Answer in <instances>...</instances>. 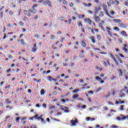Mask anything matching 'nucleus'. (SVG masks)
I'll use <instances>...</instances> for the list:
<instances>
[{
	"mask_svg": "<svg viewBox=\"0 0 128 128\" xmlns=\"http://www.w3.org/2000/svg\"><path fill=\"white\" fill-rule=\"evenodd\" d=\"M124 105H122L120 106V111H123L124 110Z\"/></svg>",
	"mask_w": 128,
	"mask_h": 128,
	"instance_id": "43",
	"label": "nucleus"
},
{
	"mask_svg": "<svg viewBox=\"0 0 128 128\" xmlns=\"http://www.w3.org/2000/svg\"><path fill=\"white\" fill-rule=\"evenodd\" d=\"M69 6H70V7L73 8L74 6V3L70 2L69 3Z\"/></svg>",
	"mask_w": 128,
	"mask_h": 128,
	"instance_id": "39",
	"label": "nucleus"
},
{
	"mask_svg": "<svg viewBox=\"0 0 128 128\" xmlns=\"http://www.w3.org/2000/svg\"><path fill=\"white\" fill-rule=\"evenodd\" d=\"M118 54L120 56V57H121L122 58H124L125 57V56H124V55L122 54Z\"/></svg>",
	"mask_w": 128,
	"mask_h": 128,
	"instance_id": "48",
	"label": "nucleus"
},
{
	"mask_svg": "<svg viewBox=\"0 0 128 128\" xmlns=\"http://www.w3.org/2000/svg\"><path fill=\"white\" fill-rule=\"evenodd\" d=\"M27 119H28V118L26 117H24V118H20L21 122H24V121L25 120H26Z\"/></svg>",
	"mask_w": 128,
	"mask_h": 128,
	"instance_id": "40",
	"label": "nucleus"
},
{
	"mask_svg": "<svg viewBox=\"0 0 128 128\" xmlns=\"http://www.w3.org/2000/svg\"><path fill=\"white\" fill-rule=\"evenodd\" d=\"M118 71H119V76H122V74H123V72H122V69H119L118 70Z\"/></svg>",
	"mask_w": 128,
	"mask_h": 128,
	"instance_id": "23",
	"label": "nucleus"
},
{
	"mask_svg": "<svg viewBox=\"0 0 128 128\" xmlns=\"http://www.w3.org/2000/svg\"><path fill=\"white\" fill-rule=\"evenodd\" d=\"M104 20H102L100 22V23L99 26H103L104 24Z\"/></svg>",
	"mask_w": 128,
	"mask_h": 128,
	"instance_id": "51",
	"label": "nucleus"
},
{
	"mask_svg": "<svg viewBox=\"0 0 128 128\" xmlns=\"http://www.w3.org/2000/svg\"><path fill=\"white\" fill-rule=\"evenodd\" d=\"M12 72V69L11 68H9L8 70H6V73L9 74L10 72Z\"/></svg>",
	"mask_w": 128,
	"mask_h": 128,
	"instance_id": "52",
	"label": "nucleus"
},
{
	"mask_svg": "<svg viewBox=\"0 0 128 128\" xmlns=\"http://www.w3.org/2000/svg\"><path fill=\"white\" fill-rule=\"evenodd\" d=\"M113 30H114L118 31V32L120 31V28L118 27H116H116H114Z\"/></svg>",
	"mask_w": 128,
	"mask_h": 128,
	"instance_id": "36",
	"label": "nucleus"
},
{
	"mask_svg": "<svg viewBox=\"0 0 128 128\" xmlns=\"http://www.w3.org/2000/svg\"><path fill=\"white\" fill-rule=\"evenodd\" d=\"M55 108V106H50L48 108L50 110H52V109Z\"/></svg>",
	"mask_w": 128,
	"mask_h": 128,
	"instance_id": "46",
	"label": "nucleus"
},
{
	"mask_svg": "<svg viewBox=\"0 0 128 128\" xmlns=\"http://www.w3.org/2000/svg\"><path fill=\"white\" fill-rule=\"evenodd\" d=\"M5 103L6 104L7 106H9L11 104L12 102L10 101V100L8 98L5 100Z\"/></svg>",
	"mask_w": 128,
	"mask_h": 128,
	"instance_id": "13",
	"label": "nucleus"
},
{
	"mask_svg": "<svg viewBox=\"0 0 128 128\" xmlns=\"http://www.w3.org/2000/svg\"><path fill=\"white\" fill-rule=\"evenodd\" d=\"M68 22L69 24H72V19L70 18L68 20Z\"/></svg>",
	"mask_w": 128,
	"mask_h": 128,
	"instance_id": "61",
	"label": "nucleus"
},
{
	"mask_svg": "<svg viewBox=\"0 0 128 128\" xmlns=\"http://www.w3.org/2000/svg\"><path fill=\"white\" fill-rule=\"evenodd\" d=\"M99 10H100V6L96 7L95 8V12H94V14H95V16H96V14H98Z\"/></svg>",
	"mask_w": 128,
	"mask_h": 128,
	"instance_id": "10",
	"label": "nucleus"
},
{
	"mask_svg": "<svg viewBox=\"0 0 128 128\" xmlns=\"http://www.w3.org/2000/svg\"><path fill=\"white\" fill-rule=\"evenodd\" d=\"M110 58L113 60L114 61V62H115V64L117 65L118 66L119 65V63L118 61V60H116V59L114 58V55H112L111 53L110 54Z\"/></svg>",
	"mask_w": 128,
	"mask_h": 128,
	"instance_id": "4",
	"label": "nucleus"
},
{
	"mask_svg": "<svg viewBox=\"0 0 128 128\" xmlns=\"http://www.w3.org/2000/svg\"><path fill=\"white\" fill-rule=\"evenodd\" d=\"M84 14H79V18H84Z\"/></svg>",
	"mask_w": 128,
	"mask_h": 128,
	"instance_id": "42",
	"label": "nucleus"
},
{
	"mask_svg": "<svg viewBox=\"0 0 128 128\" xmlns=\"http://www.w3.org/2000/svg\"><path fill=\"white\" fill-rule=\"evenodd\" d=\"M50 38H51V40H54L56 38V36L54 35H51Z\"/></svg>",
	"mask_w": 128,
	"mask_h": 128,
	"instance_id": "47",
	"label": "nucleus"
},
{
	"mask_svg": "<svg viewBox=\"0 0 128 128\" xmlns=\"http://www.w3.org/2000/svg\"><path fill=\"white\" fill-rule=\"evenodd\" d=\"M70 122L72 124V126H75L76 124H78V122L77 119H75V120H70Z\"/></svg>",
	"mask_w": 128,
	"mask_h": 128,
	"instance_id": "7",
	"label": "nucleus"
},
{
	"mask_svg": "<svg viewBox=\"0 0 128 128\" xmlns=\"http://www.w3.org/2000/svg\"><path fill=\"white\" fill-rule=\"evenodd\" d=\"M46 106L47 105L46 103H44L43 104H42V106H43L44 108H46Z\"/></svg>",
	"mask_w": 128,
	"mask_h": 128,
	"instance_id": "53",
	"label": "nucleus"
},
{
	"mask_svg": "<svg viewBox=\"0 0 128 128\" xmlns=\"http://www.w3.org/2000/svg\"><path fill=\"white\" fill-rule=\"evenodd\" d=\"M68 100H66V99H63V100H61V102H64V103H66V101H68Z\"/></svg>",
	"mask_w": 128,
	"mask_h": 128,
	"instance_id": "45",
	"label": "nucleus"
},
{
	"mask_svg": "<svg viewBox=\"0 0 128 128\" xmlns=\"http://www.w3.org/2000/svg\"><path fill=\"white\" fill-rule=\"evenodd\" d=\"M120 27L122 28H126V25L121 23L118 24Z\"/></svg>",
	"mask_w": 128,
	"mask_h": 128,
	"instance_id": "30",
	"label": "nucleus"
},
{
	"mask_svg": "<svg viewBox=\"0 0 128 128\" xmlns=\"http://www.w3.org/2000/svg\"><path fill=\"white\" fill-rule=\"evenodd\" d=\"M102 64L104 66V67H106L107 66V64L106 62H102Z\"/></svg>",
	"mask_w": 128,
	"mask_h": 128,
	"instance_id": "35",
	"label": "nucleus"
},
{
	"mask_svg": "<svg viewBox=\"0 0 128 128\" xmlns=\"http://www.w3.org/2000/svg\"><path fill=\"white\" fill-rule=\"evenodd\" d=\"M122 50H123L125 53H126L128 52V49L127 48H122Z\"/></svg>",
	"mask_w": 128,
	"mask_h": 128,
	"instance_id": "33",
	"label": "nucleus"
},
{
	"mask_svg": "<svg viewBox=\"0 0 128 128\" xmlns=\"http://www.w3.org/2000/svg\"><path fill=\"white\" fill-rule=\"evenodd\" d=\"M99 16L100 17H103L104 16V12H100Z\"/></svg>",
	"mask_w": 128,
	"mask_h": 128,
	"instance_id": "29",
	"label": "nucleus"
},
{
	"mask_svg": "<svg viewBox=\"0 0 128 128\" xmlns=\"http://www.w3.org/2000/svg\"><path fill=\"white\" fill-rule=\"evenodd\" d=\"M64 108L66 109L65 110H64V112L66 113H68L70 112V110H68V108L66 107V106H64Z\"/></svg>",
	"mask_w": 128,
	"mask_h": 128,
	"instance_id": "24",
	"label": "nucleus"
},
{
	"mask_svg": "<svg viewBox=\"0 0 128 128\" xmlns=\"http://www.w3.org/2000/svg\"><path fill=\"white\" fill-rule=\"evenodd\" d=\"M112 128H118V126H114V124H112L111 126Z\"/></svg>",
	"mask_w": 128,
	"mask_h": 128,
	"instance_id": "59",
	"label": "nucleus"
},
{
	"mask_svg": "<svg viewBox=\"0 0 128 128\" xmlns=\"http://www.w3.org/2000/svg\"><path fill=\"white\" fill-rule=\"evenodd\" d=\"M18 24L19 26H24V22L22 21L18 22Z\"/></svg>",
	"mask_w": 128,
	"mask_h": 128,
	"instance_id": "26",
	"label": "nucleus"
},
{
	"mask_svg": "<svg viewBox=\"0 0 128 128\" xmlns=\"http://www.w3.org/2000/svg\"><path fill=\"white\" fill-rule=\"evenodd\" d=\"M124 4H125L126 6H128V2L125 1L124 2Z\"/></svg>",
	"mask_w": 128,
	"mask_h": 128,
	"instance_id": "64",
	"label": "nucleus"
},
{
	"mask_svg": "<svg viewBox=\"0 0 128 128\" xmlns=\"http://www.w3.org/2000/svg\"><path fill=\"white\" fill-rule=\"evenodd\" d=\"M124 91L125 92L126 94H128V88L126 86H124Z\"/></svg>",
	"mask_w": 128,
	"mask_h": 128,
	"instance_id": "17",
	"label": "nucleus"
},
{
	"mask_svg": "<svg viewBox=\"0 0 128 128\" xmlns=\"http://www.w3.org/2000/svg\"><path fill=\"white\" fill-rule=\"evenodd\" d=\"M116 58H117L118 60L120 62V64H124V62H122V60L120 59V58L118 57V56L116 55Z\"/></svg>",
	"mask_w": 128,
	"mask_h": 128,
	"instance_id": "15",
	"label": "nucleus"
},
{
	"mask_svg": "<svg viewBox=\"0 0 128 128\" xmlns=\"http://www.w3.org/2000/svg\"><path fill=\"white\" fill-rule=\"evenodd\" d=\"M60 20L61 21H64V17H62V16L60 17Z\"/></svg>",
	"mask_w": 128,
	"mask_h": 128,
	"instance_id": "62",
	"label": "nucleus"
},
{
	"mask_svg": "<svg viewBox=\"0 0 128 128\" xmlns=\"http://www.w3.org/2000/svg\"><path fill=\"white\" fill-rule=\"evenodd\" d=\"M102 89L101 88H98L96 91V93L98 92L100 90H101Z\"/></svg>",
	"mask_w": 128,
	"mask_h": 128,
	"instance_id": "58",
	"label": "nucleus"
},
{
	"mask_svg": "<svg viewBox=\"0 0 128 128\" xmlns=\"http://www.w3.org/2000/svg\"><path fill=\"white\" fill-rule=\"evenodd\" d=\"M20 42L21 44H22V46H26V44L24 42V41L23 39L21 40H18V42Z\"/></svg>",
	"mask_w": 128,
	"mask_h": 128,
	"instance_id": "20",
	"label": "nucleus"
},
{
	"mask_svg": "<svg viewBox=\"0 0 128 128\" xmlns=\"http://www.w3.org/2000/svg\"><path fill=\"white\" fill-rule=\"evenodd\" d=\"M42 117V116H39L37 114V116L36 117V120H40Z\"/></svg>",
	"mask_w": 128,
	"mask_h": 128,
	"instance_id": "34",
	"label": "nucleus"
},
{
	"mask_svg": "<svg viewBox=\"0 0 128 128\" xmlns=\"http://www.w3.org/2000/svg\"><path fill=\"white\" fill-rule=\"evenodd\" d=\"M26 122H27L26 120L21 121V124H22V125H25L26 124Z\"/></svg>",
	"mask_w": 128,
	"mask_h": 128,
	"instance_id": "41",
	"label": "nucleus"
},
{
	"mask_svg": "<svg viewBox=\"0 0 128 128\" xmlns=\"http://www.w3.org/2000/svg\"><path fill=\"white\" fill-rule=\"evenodd\" d=\"M20 120V117H16V118H15L14 120H15L16 121V122L17 124H19Z\"/></svg>",
	"mask_w": 128,
	"mask_h": 128,
	"instance_id": "18",
	"label": "nucleus"
},
{
	"mask_svg": "<svg viewBox=\"0 0 128 128\" xmlns=\"http://www.w3.org/2000/svg\"><path fill=\"white\" fill-rule=\"evenodd\" d=\"M84 22L86 23H88L89 25L92 24V21L90 18H86L84 20Z\"/></svg>",
	"mask_w": 128,
	"mask_h": 128,
	"instance_id": "9",
	"label": "nucleus"
},
{
	"mask_svg": "<svg viewBox=\"0 0 128 128\" xmlns=\"http://www.w3.org/2000/svg\"><path fill=\"white\" fill-rule=\"evenodd\" d=\"M47 80L48 82H52V80H54V78L51 76H48L47 78Z\"/></svg>",
	"mask_w": 128,
	"mask_h": 128,
	"instance_id": "19",
	"label": "nucleus"
},
{
	"mask_svg": "<svg viewBox=\"0 0 128 128\" xmlns=\"http://www.w3.org/2000/svg\"><path fill=\"white\" fill-rule=\"evenodd\" d=\"M62 2L63 4H64V5L68 4V2L66 0H63V1H62Z\"/></svg>",
	"mask_w": 128,
	"mask_h": 128,
	"instance_id": "38",
	"label": "nucleus"
},
{
	"mask_svg": "<svg viewBox=\"0 0 128 128\" xmlns=\"http://www.w3.org/2000/svg\"><path fill=\"white\" fill-rule=\"evenodd\" d=\"M78 26H81V27H82V22H79V24H78Z\"/></svg>",
	"mask_w": 128,
	"mask_h": 128,
	"instance_id": "56",
	"label": "nucleus"
},
{
	"mask_svg": "<svg viewBox=\"0 0 128 128\" xmlns=\"http://www.w3.org/2000/svg\"><path fill=\"white\" fill-rule=\"evenodd\" d=\"M4 94V92H2V90L1 88H0V97L1 96H3Z\"/></svg>",
	"mask_w": 128,
	"mask_h": 128,
	"instance_id": "37",
	"label": "nucleus"
},
{
	"mask_svg": "<svg viewBox=\"0 0 128 128\" xmlns=\"http://www.w3.org/2000/svg\"><path fill=\"white\" fill-rule=\"evenodd\" d=\"M79 91H80V90H79V89H76V90H74L72 91V92H73L74 94H76V93H78Z\"/></svg>",
	"mask_w": 128,
	"mask_h": 128,
	"instance_id": "32",
	"label": "nucleus"
},
{
	"mask_svg": "<svg viewBox=\"0 0 128 128\" xmlns=\"http://www.w3.org/2000/svg\"><path fill=\"white\" fill-rule=\"evenodd\" d=\"M34 20L36 21L37 20L38 18V16L37 15H36L34 16Z\"/></svg>",
	"mask_w": 128,
	"mask_h": 128,
	"instance_id": "44",
	"label": "nucleus"
},
{
	"mask_svg": "<svg viewBox=\"0 0 128 128\" xmlns=\"http://www.w3.org/2000/svg\"><path fill=\"white\" fill-rule=\"evenodd\" d=\"M107 40H108V42H110V44H112V39L110 38H107Z\"/></svg>",
	"mask_w": 128,
	"mask_h": 128,
	"instance_id": "50",
	"label": "nucleus"
},
{
	"mask_svg": "<svg viewBox=\"0 0 128 128\" xmlns=\"http://www.w3.org/2000/svg\"><path fill=\"white\" fill-rule=\"evenodd\" d=\"M96 36L98 40L100 41L102 39V37L100 34H96Z\"/></svg>",
	"mask_w": 128,
	"mask_h": 128,
	"instance_id": "22",
	"label": "nucleus"
},
{
	"mask_svg": "<svg viewBox=\"0 0 128 128\" xmlns=\"http://www.w3.org/2000/svg\"><path fill=\"white\" fill-rule=\"evenodd\" d=\"M105 60L107 62L108 66H110V59L108 58L107 59H105Z\"/></svg>",
	"mask_w": 128,
	"mask_h": 128,
	"instance_id": "25",
	"label": "nucleus"
},
{
	"mask_svg": "<svg viewBox=\"0 0 128 128\" xmlns=\"http://www.w3.org/2000/svg\"><path fill=\"white\" fill-rule=\"evenodd\" d=\"M37 50H38V48H37L36 44H33V48H32V52L33 53H36Z\"/></svg>",
	"mask_w": 128,
	"mask_h": 128,
	"instance_id": "6",
	"label": "nucleus"
},
{
	"mask_svg": "<svg viewBox=\"0 0 128 128\" xmlns=\"http://www.w3.org/2000/svg\"><path fill=\"white\" fill-rule=\"evenodd\" d=\"M79 97V96L78 94H76V95H74V96H72V98L73 100H75L76 98H78Z\"/></svg>",
	"mask_w": 128,
	"mask_h": 128,
	"instance_id": "27",
	"label": "nucleus"
},
{
	"mask_svg": "<svg viewBox=\"0 0 128 128\" xmlns=\"http://www.w3.org/2000/svg\"><path fill=\"white\" fill-rule=\"evenodd\" d=\"M113 22H117V23H120V20H116V19H114L113 20Z\"/></svg>",
	"mask_w": 128,
	"mask_h": 128,
	"instance_id": "31",
	"label": "nucleus"
},
{
	"mask_svg": "<svg viewBox=\"0 0 128 128\" xmlns=\"http://www.w3.org/2000/svg\"><path fill=\"white\" fill-rule=\"evenodd\" d=\"M124 78H125L126 80H128V76H127L126 74H125L124 76Z\"/></svg>",
	"mask_w": 128,
	"mask_h": 128,
	"instance_id": "57",
	"label": "nucleus"
},
{
	"mask_svg": "<svg viewBox=\"0 0 128 128\" xmlns=\"http://www.w3.org/2000/svg\"><path fill=\"white\" fill-rule=\"evenodd\" d=\"M115 94H116V90H114L112 92V95L113 96H114L115 95Z\"/></svg>",
	"mask_w": 128,
	"mask_h": 128,
	"instance_id": "63",
	"label": "nucleus"
},
{
	"mask_svg": "<svg viewBox=\"0 0 128 128\" xmlns=\"http://www.w3.org/2000/svg\"><path fill=\"white\" fill-rule=\"evenodd\" d=\"M104 11L106 12V14H107V16L108 17H110L111 18H114V17L112 16L110 14H108V11L107 6H104Z\"/></svg>",
	"mask_w": 128,
	"mask_h": 128,
	"instance_id": "5",
	"label": "nucleus"
},
{
	"mask_svg": "<svg viewBox=\"0 0 128 128\" xmlns=\"http://www.w3.org/2000/svg\"><path fill=\"white\" fill-rule=\"evenodd\" d=\"M51 72V71L50 70H48L47 72H46V71H44V72H43V73H41V75L42 74H50Z\"/></svg>",
	"mask_w": 128,
	"mask_h": 128,
	"instance_id": "21",
	"label": "nucleus"
},
{
	"mask_svg": "<svg viewBox=\"0 0 128 128\" xmlns=\"http://www.w3.org/2000/svg\"><path fill=\"white\" fill-rule=\"evenodd\" d=\"M46 93V91L44 90V89H42L40 90V95L43 96Z\"/></svg>",
	"mask_w": 128,
	"mask_h": 128,
	"instance_id": "28",
	"label": "nucleus"
},
{
	"mask_svg": "<svg viewBox=\"0 0 128 128\" xmlns=\"http://www.w3.org/2000/svg\"><path fill=\"white\" fill-rule=\"evenodd\" d=\"M116 120H117L118 121L124 120H126V117L123 114H120L119 116H117L116 118Z\"/></svg>",
	"mask_w": 128,
	"mask_h": 128,
	"instance_id": "2",
	"label": "nucleus"
},
{
	"mask_svg": "<svg viewBox=\"0 0 128 128\" xmlns=\"http://www.w3.org/2000/svg\"><path fill=\"white\" fill-rule=\"evenodd\" d=\"M96 80H98V82H100V84H104V80H102V78H100L99 77V76H96Z\"/></svg>",
	"mask_w": 128,
	"mask_h": 128,
	"instance_id": "11",
	"label": "nucleus"
},
{
	"mask_svg": "<svg viewBox=\"0 0 128 128\" xmlns=\"http://www.w3.org/2000/svg\"><path fill=\"white\" fill-rule=\"evenodd\" d=\"M12 127V125L10 124H7L6 128H10Z\"/></svg>",
	"mask_w": 128,
	"mask_h": 128,
	"instance_id": "55",
	"label": "nucleus"
},
{
	"mask_svg": "<svg viewBox=\"0 0 128 128\" xmlns=\"http://www.w3.org/2000/svg\"><path fill=\"white\" fill-rule=\"evenodd\" d=\"M90 40H91L92 44L96 43V38L94 36L90 37Z\"/></svg>",
	"mask_w": 128,
	"mask_h": 128,
	"instance_id": "12",
	"label": "nucleus"
},
{
	"mask_svg": "<svg viewBox=\"0 0 128 128\" xmlns=\"http://www.w3.org/2000/svg\"><path fill=\"white\" fill-rule=\"evenodd\" d=\"M120 34L123 36H128V34L126 33V31H122L120 32Z\"/></svg>",
	"mask_w": 128,
	"mask_h": 128,
	"instance_id": "14",
	"label": "nucleus"
},
{
	"mask_svg": "<svg viewBox=\"0 0 128 128\" xmlns=\"http://www.w3.org/2000/svg\"><path fill=\"white\" fill-rule=\"evenodd\" d=\"M44 5H48L50 8H52V2L50 1V0H46L44 2Z\"/></svg>",
	"mask_w": 128,
	"mask_h": 128,
	"instance_id": "3",
	"label": "nucleus"
},
{
	"mask_svg": "<svg viewBox=\"0 0 128 128\" xmlns=\"http://www.w3.org/2000/svg\"><path fill=\"white\" fill-rule=\"evenodd\" d=\"M81 46H83L84 48H86V44L84 41H82Z\"/></svg>",
	"mask_w": 128,
	"mask_h": 128,
	"instance_id": "16",
	"label": "nucleus"
},
{
	"mask_svg": "<svg viewBox=\"0 0 128 128\" xmlns=\"http://www.w3.org/2000/svg\"><path fill=\"white\" fill-rule=\"evenodd\" d=\"M38 6V4H36L34 6H32V10L28 9V10H24V14L25 16H28V17H30L32 16L31 14H35L36 12V10L35 9Z\"/></svg>",
	"mask_w": 128,
	"mask_h": 128,
	"instance_id": "1",
	"label": "nucleus"
},
{
	"mask_svg": "<svg viewBox=\"0 0 128 128\" xmlns=\"http://www.w3.org/2000/svg\"><path fill=\"white\" fill-rule=\"evenodd\" d=\"M123 46L126 48H128V45L126 44H123Z\"/></svg>",
	"mask_w": 128,
	"mask_h": 128,
	"instance_id": "60",
	"label": "nucleus"
},
{
	"mask_svg": "<svg viewBox=\"0 0 128 128\" xmlns=\"http://www.w3.org/2000/svg\"><path fill=\"white\" fill-rule=\"evenodd\" d=\"M110 14H111L112 16H114V10H112L111 12H110Z\"/></svg>",
	"mask_w": 128,
	"mask_h": 128,
	"instance_id": "54",
	"label": "nucleus"
},
{
	"mask_svg": "<svg viewBox=\"0 0 128 128\" xmlns=\"http://www.w3.org/2000/svg\"><path fill=\"white\" fill-rule=\"evenodd\" d=\"M94 20H95L96 22H100V16H95L93 18Z\"/></svg>",
	"mask_w": 128,
	"mask_h": 128,
	"instance_id": "8",
	"label": "nucleus"
},
{
	"mask_svg": "<svg viewBox=\"0 0 128 128\" xmlns=\"http://www.w3.org/2000/svg\"><path fill=\"white\" fill-rule=\"evenodd\" d=\"M34 38H39V36L38 34H36L34 36Z\"/></svg>",
	"mask_w": 128,
	"mask_h": 128,
	"instance_id": "49",
	"label": "nucleus"
}]
</instances>
